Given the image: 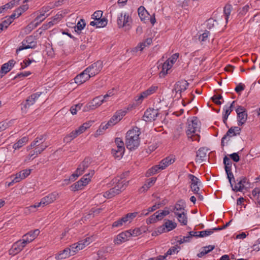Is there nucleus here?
<instances>
[{
    "mask_svg": "<svg viewBox=\"0 0 260 260\" xmlns=\"http://www.w3.org/2000/svg\"><path fill=\"white\" fill-rule=\"evenodd\" d=\"M82 182V180H79L72 185V190L76 191L82 189V187L85 186Z\"/></svg>",
    "mask_w": 260,
    "mask_h": 260,
    "instance_id": "864d4df0",
    "label": "nucleus"
},
{
    "mask_svg": "<svg viewBox=\"0 0 260 260\" xmlns=\"http://www.w3.org/2000/svg\"><path fill=\"white\" fill-rule=\"evenodd\" d=\"M85 25L86 23L85 20L83 19H81L75 27V31L78 34H80L81 30L85 27Z\"/></svg>",
    "mask_w": 260,
    "mask_h": 260,
    "instance_id": "ea45409f",
    "label": "nucleus"
},
{
    "mask_svg": "<svg viewBox=\"0 0 260 260\" xmlns=\"http://www.w3.org/2000/svg\"><path fill=\"white\" fill-rule=\"evenodd\" d=\"M174 214L177 217L178 221L181 223V225H185L187 224V217L186 213H185L184 211H182L181 213L174 212Z\"/></svg>",
    "mask_w": 260,
    "mask_h": 260,
    "instance_id": "cd10ccee",
    "label": "nucleus"
},
{
    "mask_svg": "<svg viewBox=\"0 0 260 260\" xmlns=\"http://www.w3.org/2000/svg\"><path fill=\"white\" fill-rule=\"evenodd\" d=\"M41 94V92H37L29 96L25 100V102L21 104L22 106L21 109L23 111H26L27 109L29 108L30 106L34 104L36 101L39 98Z\"/></svg>",
    "mask_w": 260,
    "mask_h": 260,
    "instance_id": "6e6552de",
    "label": "nucleus"
},
{
    "mask_svg": "<svg viewBox=\"0 0 260 260\" xmlns=\"http://www.w3.org/2000/svg\"><path fill=\"white\" fill-rule=\"evenodd\" d=\"M13 122V120H11L8 122L5 121L0 122V130H6V129L10 128V125Z\"/></svg>",
    "mask_w": 260,
    "mask_h": 260,
    "instance_id": "6e6d98bb",
    "label": "nucleus"
},
{
    "mask_svg": "<svg viewBox=\"0 0 260 260\" xmlns=\"http://www.w3.org/2000/svg\"><path fill=\"white\" fill-rule=\"evenodd\" d=\"M31 173L30 169L23 170L15 175V178L12 180V183H17L26 178Z\"/></svg>",
    "mask_w": 260,
    "mask_h": 260,
    "instance_id": "a211bd4d",
    "label": "nucleus"
},
{
    "mask_svg": "<svg viewBox=\"0 0 260 260\" xmlns=\"http://www.w3.org/2000/svg\"><path fill=\"white\" fill-rule=\"evenodd\" d=\"M188 178L191 180L190 187L194 186H200L201 184L199 179L192 174H189Z\"/></svg>",
    "mask_w": 260,
    "mask_h": 260,
    "instance_id": "4c0bfd02",
    "label": "nucleus"
},
{
    "mask_svg": "<svg viewBox=\"0 0 260 260\" xmlns=\"http://www.w3.org/2000/svg\"><path fill=\"white\" fill-rule=\"evenodd\" d=\"M52 8H53V6L50 7L49 6L43 7L41 8L40 10V14L38 15L34 20L35 22L36 21L35 24L36 27L40 24L45 19L46 17L43 18V17L45 16V13L48 12Z\"/></svg>",
    "mask_w": 260,
    "mask_h": 260,
    "instance_id": "f3484780",
    "label": "nucleus"
},
{
    "mask_svg": "<svg viewBox=\"0 0 260 260\" xmlns=\"http://www.w3.org/2000/svg\"><path fill=\"white\" fill-rule=\"evenodd\" d=\"M91 77L89 74H88L86 72H85V70L82 72L80 74L78 75L74 78L75 82L78 84L80 85L84 82H85L87 80H88Z\"/></svg>",
    "mask_w": 260,
    "mask_h": 260,
    "instance_id": "412c9836",
    "label": "nucleus"
},
{
    "mask_svg": "<svg viewBox=\"0 0 260 260\" xmlns=\"http://www.w3.org/2000/svg\"><path fill=\"white\" fill-rule=\"evenodd\" d=\"M223 110L224 111V113L223 114V122L228 127L226 121L228 118L229 115L233 111V109H231L230 107H228V106H226L224 107Z\"/></svg>",
    "mask_w": 260,
    "mask_h": 260,
    "instance_id": "de8ad7c7",
    "label": "nucleus"
},
{
    "mask_svg": "<svg viewBox=\"0 0 260 260\" xmlns=\"http://www.w3.org/2000/svg\"><path fill=\"white\" fill-rule=\"evenodd\" d=\"M188 123V130H190L193 128V130H196L198 128H201V122L197 117L193 116L190 120H187Z\"/></svg>",
    "mask_w": 260,
    "mask_h": 260,
    "instance_id": "4be33fe9",
    "label": "nucleus"
},
{
    "mask_svg": "<svg viewBox=\"0 0 260 260\" xmlns=\"http://www.w3.org/2000/svg\"><path fill=\"white\" fill-rule=\"evenodd\" d=\"M172 65L167 60L164 63H161L158 66V69L161 68L162 70L159 73L160 77L165 76L167 73L168 71L170 69Z\"/></svg>",
    "mask_w": 260,
    "mask_h": 260,
    "instance_id": "a878e982",
    "label": "nucleus"
},
{
    "mask_svg": "<svg viewBox=\"0 0 260 260\" xmlns=\"http://www.w3.org/2000/svg\"><path fill=\"white\" fill-rule=\"evenodd\" d=\"M103 12L102 11H96L92 15V18L95 20L102 19Z\"/></svg>",
    "mask_w": 260,
    "mask_h": 260,
    "instance_id": "0e129e2a",
    "label": "nucleus"
},
{
    "mask_svg": "<svg viewBox=\"0 0 260 260\" xmlns=\"http://www.w3.org/2000/svg\"><path fill=\"white\" fill-rule=\"evenodd\" d=\"M141 131H127L125 137V145L129 150L136 149L140 145Z\"/></svg>",
    "mask_w": 260,
    "mask_h": 260,
    "instance_id": "f257e3e1",
    "label": "nucleus"
},
{
    "mask_svg": "<svg viewBox=\"0 0 260 260\" xmlns=\"http://www.w3.org/2000/svg\"><path fill=\"white\" fill-rule=\"evenodd\" d=\"M71 255H72L71 253V249L70 248L67 247L56 254L55 258L57 260H60L67 258Z\"/></svg>",
    "mask_w": 260,
    "mask_h": 260,
    "instance_id": "393cba45",
    "label": "nucleus"
},
{
    "mask_svg": "<svg viewBox=\"0 0 260 260\" xmlns=\"http://www.w3.org/2000/svg\"><path fill=\"white\" fill-rule=\"evenodd\" d=\"M223 164L225 171L232 170L233 163L230 158L226 155L223 157Z\"/></svg>",
    "mask_w": 260,
    "mask_h": 260,
    "instance_id": "37998d69",
    "label": "nucleus"
},
{
    "mask_svg": "<svg viewBox=\"0 0 260 260\" xmlns=\"http://www.w3.org/2000/svg\"><path fill=\"white\" fill-rule=\"evenodd\" d=\"M132 22V18L128 13H121L118 15L117 24L118 28H125V29L128 30L131 27Z\"/></svg>",
    "mask_w": 260,
    "mask_h": 260,
    "instance_id": "20e7f679",
    "label": "nucleus"
},
{
    "mask_svg": "<svg viewBox=\"0 0 260 260\" xmlns=\"http://www.w3.org/2000/svg\"><path fill=\"white\" fill-rule=\"evenodd\" d=\"M26 244L22 240H19L15 242L9 250L10 255H15L19 253L26 246Z\"/></svg>",
    "mask_w": 260,
    "mask_h": 260,
    "instance_id": "9b49d317",
    "label": "nucleus"
},
{
    "mask_svg": "<svg viewBox=\"0 0 260 260\" xmlns=\"http://www.w3.org/2000/svg\"><path fill=\"white\" fill-rule=\"evenodd\" d=\"M159 114L158 109L149 108L146 110L143 115L144 120L146 121L154 120Z\"/></svg>",
    "mask_w": 260,
    "mask_h": 260,
    "instance_id": "f8f14e48",
    "label": "nucleus"
},
{
    "mask_svg": "<svg viewBox=\"0 0 260 260\" xmlns=\"http://www.w3.org/2000/svg\"><path fill=\"white\" fill-rule=\"evenodd\" d=\"M93 122L94 121H89L88 122H86L80 126L78 130H86L87 129L90 127Z\"/></svg>",
    "mask_w": 260,
    "mask_h": 260,
    "instance_id": "4d7b16f0",
    "label": "nucleus"
},
{
    "mask_svg": "<svg viewBox=\"0 0 260 260\" xmlns=\"http://www.w3.org/2000/svg\"><path fill=\"white\" fill-rule=\"evenodd\" d=\"M245 88V86L242 83H240L235 88V91L238 93L240 94L241 92L244 90Z\"/></svg>",
    "mask_w": 260,
    "mask_h": 260,
    "instance_id": "774afa93",
    "label": "nucleus"
},
{
    "mask_svg": "<svg viewBox=\"0 0 260 260\" xmlns=\"http://www.w3.org/2000/svg\"><path fill=\"white\" fill-rule=\"evenodd\" d=\"M45 140L46 135H41L39 137L36 138L35 140L32 142H31L29 146L30 148H32L34 147L35 146L40 145V144H45V143H44Z\"/></svg>",
    "mask_w": 260,
    "mask_h": 260,
    "instance_id": "2f4dec72",
    "label": "nucleus"
},
{
    "mask_svg": "<svg viewBox=\"0 0 260 260\" xmlns=\"http://www.w3.org/2000/svg\"><path fill=\"white\" fill-rule=\"evenodd\" d=\"M158 212L159 211L156 212L154 214H153L152 215L150 216L146 220V223L147 224L155 223L157 221V220H159V219L158 218V215L157 214V213H158Z\"/></svg>",
    "mask_w": 260,
    "mask_h": 260,
    "instance_id": "09e8293b",
    "label": "nucleus"
},
{
    "mask_svg": "<svg viewBox=\"0 0 260 260\" xmlns=\"http://www.w3.org/2000/svg\"><path fill=\"white\" fill-rule=\"evenodd\" d=\"M129 233L128 231H125L119 234L114 239V244L116 245H120L128 240V238L131 237V235Z\"/></svg>",
    "mask_w": 260,
    "mask_h": 260,
    "instance_id": "4468645a",
    "label": "nucleus"
},
{
    "mask_svg": "<svg viewBox=\"0 0 260 260\" xmlns=\"http://www.w3.org/2000/svg\"><path fill=\"white\" fill-rule=\"evenodd\" d=\"M232 8V6L230 4H226L224 7L223 12L225 16V18L226 22L228 21L229 16L231 14Z\"/></svg>",
    "mask_w": 260,
    "mask_h": 260,
    "instance_id": "3c124183",
    "label": "nucleus"
},
{
    "mask_svg": "<svg viewBox=\"0 0 260 260\" xmlns=\"http://www.w3.org/2000/svg\"><path fill=\"white\" fill-rule=\"evenodd\" d=\"M238 135H240V132L239 131H227L225 135L222 137L221 139V145L223 147L224 146V140H226L227 138L232 137L233 136H237Z\"/></svg>",
    "mask_w": 260,
    "mask_h": 260,
    "instance_id": "e433bc0d",
    "label": "nucleus"
},
{
    "mask_svg": "<svg viewBox=\"0 0 260 260\" xmlns=\"http://www.w3.org/2000/svg\"><path fill=\"white\" fill-rule=\"evenodd\" d=\"M127 231H128L131 234V236H134V237H136V236H139L141 234L142 232H141V231L140 230V229L139 228H136L135 229H134V230H127Z\"/></svg>",
    "mask_w": 260,
    "mask_h": 260,
    "instance_id": "052dcab7",
    "label": "nucleus"
},
{
    "mask_svg": "<svg viewBox=\"0 0 260 260\" xmlns=\"http://www.w3.org/2000/svg\"><path fill=\"white\" fill-rule=\"evenodd\" d=\"M152 43V39L150 38H147L144 42L140 43L135 49L137 50L142 51L145 47L149 46Z\"/></svg>",
    "mask_w": 260,
    "mask_h": 260,
    "instance_id": "473e14b6",
    "label": "nucleus"
},
{
    "mask_svg": "<svg viewBox=\"0 0 260 260\" xmlns=\"http://www.w3.org/2000/svg\"><path fill=\"white\" fill-rule=\"evenodd\" d=\"M48 147L47 144L46 143L45 144H40V145L35 146V153H36V156L34 157L35 158L39 154H40Z\"/></svg>",
    "mask_w": 260,
    "mask_h": 260,
    "instance_id": "c03bdc74",
    "label": "nucleus"
},
{
    "mask_svg": "<svg viewBox=\"0 0 260 260\" xmlns=\"http://www.w3.org/2000/svg\"><path fill=\"white\" fill-rule=\"evenodd\" d=\"M28 141V138L23 137L22 139H19L16 143H14L13 145V148L14 150L19 149L24 145Z\"/></svg>",
    "mask_w": 260,
    "mask_h": 260,
    "instance_id": "72a5a7b5",
    "label": "nucleus"
},
{
    "mask_svg": "<svg viewBox=\"0 0 260 260\" xmlns=\"http://www.w3.org/2000/svg\"><path fill=\"white\" fill-rule=\"evenodd\" d=\"M126 222L125 221L124 218L122 217L117 220L114 221L112 223V227L113 228H119L121 227L124 223H126Z\"/></svg>",
    "mask_w": 260,
    "mask_h": 260,
    "instance_id": "5fc2aeb1",
    "label": "nucleus"
},
{
    "mask_svg": "<svg viewBox=\"0 0 260 260\" xmlns=\"http://www.w3.org/2000/svg\"><path fill=\"white\" fill-rule=\"evenodd\" d=\"M89 244V238H86L83 241H80L77 243L73 244L70 246L71 253L75 255L79 250L83 249L85 246Z\"/></svg>",
    "mask_w": 260,
    "mask_h": 260,
    "instance_id": "0eeeda50",
    "label": "nucleus"
},
{
    "mask_svg": "<svg viewBox=\"0 0 260 260\" xmlns=\"http://www.w3.org/2000/svg\"><path fill=\"white\" fill-rule=\"evenodd\" d=\"M186 207V204L184 200L182 199L179 200L175 206H174L173 210L171 211L172 212H174V211H184L185 210V208Z\"/></svg>",
    "mask_w": 260,
    "mask_h": 260,
    "instance_id": "c85d7f7f",
    "label": "nucleus"
},
{
    "mask_svg": "<svg viewBox=\"0 0 260 260\" xmlns=\"http://www.w3.org/2000/svg\"><path fill=\"white\" fill-rule=\"evenodd\" d=\"M213 234L212 230L209 229L205 231H200V232H194L190 231L189 232V235L192 236V237H195L196 238L198 237H205L208 236H209Z\"/></svg>",
    "mask_w": 260,
    "mask_h": 260,
    "instance_id": "5701e85b",
    "label": "nucleus"
},
{
    "mask_svg": "<svg viewBox=\"0 0 260 260\" xmlns=\"http://www.w3.org/2000/svg\"><path fill=\"white\" fill-rule=\"evenodd\" d=\"M15 62L14 59H11L8 62L3 64L0 71V78L3 76V74L5 75L8 73L14 66Z\"/></svg>",
    "mask_w": 260,
    "mask_h": 260,
    "instance_id": "6ab92c4d",
    "label": "nucleus"
},
{
    "mask_svg": "<svg viewBox=\"0 0 260 260\" xmlns=\"http://www.w3.org/2000/svg\"><path fill=\"white\" fill-rule=\"evenodd\" d=\"M238 183L233 186L232 189L235 191H242L244 188V184L246 182L247 179L246 177H243L239 181L238 179L237 180Z\"/></svg>",
    "mask_w": 260,
    "mask_h": 260,
    "instance_id": "bb28decb",
    "label": "nucleus"
},
{
    "mask_svg": "<svg viewBox=\"0 0 260 260\" xmlns=\"http://www.w3.org/2000/svg\"><path fill=\"white\" fill-rule=\"evenodd\" d=\"M174 161L175 159L172 158L171 156H167L159 162L158 166L159 167L160 170H162L172 164Z\"/></svg>",
    "mask_w": 260,
    "mask_h": 260,
    "instance_id": "b1692460",
    "label": "nucleus"
},
{
    "mask_svg": "<svg viewBox=\"0 0 260 260\" xmlns=\"http://www.w3.org/2000/svg\"><path fill=\"white\" fill-rule=\"evenodd\" d=\"M187 132V136L188 138L191 139L192 141H197L199 142L200 136L198 134H196V131H186Z\"/></svg>",
    "mask_w": 260,
    "mask_h": 260,
    "instance_id": "a18cd8bd",
    "label": "nucleus"
},
{
    "mask_svg": "<svg viewBox=\"0 0 260 260\" xmlns=\"http://www.w3.org/2000/svg\"><path fill=\"white\" fill-rule=\"evenodd\" d=\"M163 226H165L167 229V232H170L176 228L177 223L173 222L172 220H167V221L163 224Z\"/></svg>",
    "mask_w": 260,
    "mask_h": 260,
    "instance_id": "79ce46f5",
    "label": "nucleus"
},
{
    "mask_svg": "<svg viewBox=\"0 0 260 260\" xmlns=\"http://www.w3.org/2000/svg\"><path fill=\"white\" fill-rule=\"evenodd\" d=\"M113 184H115L114 188L119 190V193L124 190L128 184V181L123 180V177H116L112 180Z\"/></svg>",
    "mask_w": 260,
    "mask_h": 260,
    "instance_id": "9d476101",
    "label": "nucleus"
},
{
    "mask_svg": "<svg viewBox=\"0 0 260 260\" xmlns=\"http://www.w3.org/2000/svg\"><path fill=\"white\" fill-rule=\"evenodd\" d=\"M82 105H83L82 104H76L75 105L72 106L70 108V111H71V113L73 115L76 114L77 111L81 109V108L82 106Z\"/></svg>",
    "mask_w": 260,
    "mask_h": 260,
    "instance_id": "13d9d810",
    "label": "nucleus"
},
{
    "mask_svg": "<svg viewBox=\"0 0 260 260\" xmlns=\"http://www.w3.org/2000/svg\"><path fill=\"white\" fill-rule=\"evenodd\" d=\"M103 68V62L98 60L92 63L85 69V72L89 74L90 77H93L100 73Z\"/></svg>",
    "mask_w": 260,
    "mask_h": 260,
    "instance_id": "423d86ee",
    "label": "nucleus"
},
{
    "mask_svg": "<svg viewBox=\"0 0 260 260\" xmlns=\"http://www.w3.org/2000/svg\"><path fill=\"white\" fill-rule=\"evenodd\" d=\"M83 131H72L69 135L66 136L63 141L67 143L70 142L72 140L77 137L78 135L83 133Z\"/></svg>",
    "mask_w": 260,
    "mask_h": 260,
    "instance_id": "7c9ffc66",
    "label": "nucleus"
},
{
    "mask_svg": "<svg viewBox=\"0 0 260 260\" xmlns=\"http://www.w3.org/2000/svg\"><path fill=\"white\" fill-rule=\"evenodd\" d=\"M105 101L102 95H99L94 98L88 105L87 108L90 109H94L100 106Z\"/></svg>",
    "mask_w": 260,
    "mask_h": 260,
    "instance_id": "aec40b11",
    "label": "nucleus"
},
{
    "mask_svg": "<svg viewBox=\"0 0 260 260\" xmlns=\"http://www.w3.org/2000/svg\"><path fill=\"white\" fill-rule=\"evenodd\" d=\"M40 232L38 229L30 231L23 235L21 240H22L26 244H27L35 240L39 235Z\"/></svg>",
    "mask_w": 260,
    "mask_h": 260,
    "instance_id": "ddd939ff",
    "label": "nucleus"
},
{
    "mask_svg": "<svg viewBox=\"0 0 260 260\" xmlns=\"http://www.w3.org/2000/svg\"><path fill=\"white\" fill-rule=\"evenodd\" d=\"M215 248L214 245H209L203 247V249L197 254L199 257H202Z\"/></svg>",
    "mask_w": 260,
    "mask_h": 260,
    "instance_id": "c9c22d12",
    "label": "nucleus"
},
{
    "mask_svg": "<svg viewBox=\"0 0 260 260\" xmlns=\"http://www.w3.org/2000/svg\"><path fill=\"white\" fill-rule=\"evenodd\" d=\"M226 174L227 175V178L229 180V181L231 184L232 187H233V183H232V179H233L234 182H235V178L234 177V175L232 172V170H229L228 171H225Z\"/></svg>",
    "mask_w": 260,
    "mask_h": 260,
    "instance_id": "680f3d73",
    "label": "nucleus"
},
{
    "mask_svg": "<svg viewBox=\"0 0 260 260\" xmlns=\"http://www.w3.org/2000/svg\"><path fill=\"white\" fill-rule=\"evenodd\" d=\"M34 40L35 38L32 36L27 37L22 42V45L17 49L16 52L29 48H35L37 46V42Z\"/></svg>",
    "mask_w": 260,
    "mask_h": 260,
    "instance_id": "39448f33",
    "label": "nucleus"
},
{
    "mask_svg": "<svg viewBox=\"0 0 260 260\" xmlns=\"http://www.w3.org/2000/svg\"><path fill=\"white\" fill-rule=\"evenodd\" d=\"M138 214V212H135L133 213H128L124 216H123V217L124 218L125 221L126 222L128 221L130 222L134 218H135L137 216Z\"/></svg>",
    "mask_w": 260,
    "mask_h": 260,
    "instance_id": "603ef678",
    "label": "nucleus"
},
{
    "mask_svg": "<svg viewBox=\"0 0 260 260\" xmlns=\"http://www.w3.org/2000/svg\"><path fill=\"white\" fill-rule=\"evenodd\" d=\"M177 250V247L176 246H172L170 248L167 252L164 255H159V258H162L163 260H167L166 257L167 256L169 255H171L173 253H175Z\"/></svg>",
    "mask_w": 260,
    "mask_h": 260,
    "instance_id": "8fccbe9b",
    "label": "nucleus"
},
{
    "mask_svg": "<svg viewBox=\"0 0 260 260\" xmlns=\"http://www.w3.org/2000/svg\"><path fill=\"white\" fill-rule=\"evenodd\" d=\"M94 173V171L92 170L88 174L84 175L79 180H82L84 185L86 186L90 181V178L93 175Z\"/></svg>",
    "mask_w": 260,
    "mask_h": 260,
    "instance_id": "a19ab883",
    "label": "nucleus"
},
{
    "mask_svg": "<svg viewBox=\"0 0 260 260\" xmlns=\"http://www.w3.org/2000/svg\"><path fill=\"white\" fill-rule=\"evenodd\" d=\"M107 19L106 18L97 20V27H103L107 24Z\"/></svg>",
    "mask_w": 260,
    "mask_h": 260,
    "instance_id": "bf43d9fd",
    "label": "nucleus"
},
{
    "mask_svg": "<svg viewBox=\"0 0 260 260\" xmlns=\"http://www.w3.org/2000/svg\"><path fill=\"white\" fill-rule=\"evenodd\" d=\"M58 193L55 191L51 192L43 197L41 200L40 202L37 203L34 205L29 206L27 208L31 212H35L36 208L41 205L45 206L53 202L58 198Z\"/></svg>",
    "mask_w": 260,
    "mask_h": 260,
    "instance_id": "7ed1b4c3",
    "label": "nucleus"
},
{
    "mask_svg": "<svg viewBox=\"0 0 260 260\" xmlns=\"http://www.w3.org/2000/svg\"><path fill=\"white\" fill-rule=\"evenodd\" d=\"M237 114L238 125H242L247 120V113L245 108L242 106H239L236 110Z\"/></svg>",
    "mask_w": 260,
    "mask_h": 260,
    "instance_id": "1a4fd4ad",
    "label": "nucleus"
},
{
    "mask_svg": "<svg viewBox=\"0 0 260 260\" xmlns=\"http://www.w3.org/2000/svg\"><path fill=\"white\" fill-rule=\"evenodd\" d=\"M124 151H122L121 150H117L116 148L113 147L111 150V153L113 155V156L115 158H117L118 159H120L122 157L124 153Z\"/></svg>",
    "mask_w": 260,
    "mask_h": 260,
    "instance_id": "58836bf2",
    "label": "nucleus"
},
{
    "mask_svg": "<svg viewBox=\"0 0 260 260\" xmlns=\"http://www.w3.org/2000/svg\"><path fill=\"white\" fill-rule=\"evenodd\" d=\"M158 89V87L156 86H151L149 88H148L147 90L144 91L142 92V93L144 94V96L145 98H147L149 95H151L152 94L155 92V91Z\"/></svg>",
    "mask_w": 260,
    "mask_h": 260,
    "instance_id": "49530a36",
    "label": "nucleus"
},
{
    "mask_svg": "<svg viewBox=\"0 0 260 260\" xmlns=\"http://www.w3.org/2000/svg\"><path fill=\"white\" fill-rule=\"evenodd\" d=\"M192 236L189 235L188 236H183L182 238L180 237L179 240H178L177 242L181 244L184 242H187L190 241Z\"/></svg>",
    "mask_w": 260,
    "mask_h": 260,
    "instance_id": "e2e57ef3",
    "label": "nucleus"
},
{
    "mask_svg": "<svg viewBox=\"0 0 260 260\" xmlns=\"http://www.w3.org/2000/svg\"><path fill=\"white\" fill-rule=\"evenodd\" d=\"M179 57V53L173 54L167 60L173 66Z\"/></svg>",
    "mask_w": 260,
    "mask_h": 260,
    "instance_id": "338daca9",
    "label": "nucleus"
},
{
    "mask_svg": "<svg viewBox=\"0 0 260 260\" xmlns=\"http://www.w3.org/2000/svg\"><path fill=\"white\" fill-rule=\"evenodd\" d=\"M129 109V108L128 107L126 110L121 109L117 111L106 124H104V123H102L100 125L99 130H106L109 128H110L111 126L116 124L119 121H120L121 119H122L124 116L125 115L126 113H127V110Z\"/></svg>",
    "mask_w": 260,
    "mask_h": 260,
    "instance_id": "f03ea898",
    "label": "nucleus"
},
{
    "mask_svg": "<svg viewBox=\"0 0 260 260\" xmlns=\"http://www.w3.org/2000/svg\"><path fill=\"white\" fill-rule=\"evenodd\" d=\"M207 151L208 149L205 147L200 148L197 152L196 161L201 163L207 158Z\"/></svg>",
    "mask_w": 260,
    "mask_h": 260,
    "instance_id": "dca6fc26",
    "label": "nucleus"
},
{
    "mask_svg": "<svg viewBox=\"0 0 260 260\" xmlns=\"http://www.w3.org/2000/svg\"><path fill=\"white\" fill-rule=\"evenodd\" d=\"M119 194V190L115 189L113 187L108 190L104 192L103 196L106 198L111 199Z\"/></svg>",
    "mask_w": 260,
    "mask_h": 260,
    "instance_id": "c756f323",
    "label": "nucleus"
},
{
    "mask_svg": "<svg viewBox=\"0 0 260 260\" xmlns=\"http://www.w3.org/2000/svg\"><path fill=\"white\" fill-rule=\"evenodd\" d=\"M161 170L159 167L158 166V165H155L147 170L146 173V176L149 177L158 173Z\"/></svg>",
    "mask_w": 260,
    "mask_h": 260,
    "instance_id": "f704fd0d",
    "label": "nucleus"
},
{
    "mask_svg": "<svg viewBox=\"0 0 260 260\" xmlns=\"http://www.w3.org/2000/svg\"><path fill=\"white\" fill-rule=\"evenodd\" d=\"M156 181V177H152V178L147 179L146 180L145 183H146V185L148 186V187L150 188L154 184Z\"/></svg>",
    "mask_w": 260,
    "mask_h": 260,
    "instance_id": "69168bd1",
    "label": "nucleus"
},
{
    "mask_svg": "<svg viewBox=\"0 0 260 260\" xmlns=\"http://www.w3.org/2000/svg\"><path fill=\"white\" fill-rule=\"evenodd\" d=\"M188 86V83L186 81H179L175 84L173 91H175L176 93L179 92L180 96H181V92L186 90Z\"/></svg>",
    "mask_w": 260,
    "mask_h": 260,
    "instance_id": "2eb2a0df",
    "label": "nucleus"
}]
</instances>
